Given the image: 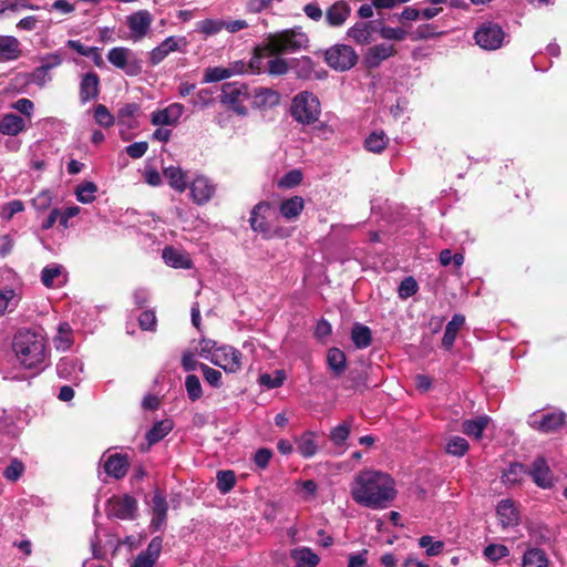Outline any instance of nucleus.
I'll return each mask as SVG.
<instances>
[{
	"label": "nucleus",
	"mask_w": 567,
	"mask_h": 567,
	"mask_svg": "<svg viewBox=\"0 0 567 567\" xmlns=\"http://www.w3.org/2000/svg\"><path fill=\"white\" fill-rule=\"evenodd\" d=\"M351 339L358 349L368 348L372 341L370 328L360 323H355L351 331Z\"/></svg>",
	"instance_id": "obj_38"
},
{
	"label": "nucleus",
	"mask_w": 567,
	"mask_h": 567,
	"mask_svg": "<svg viewBox=\"0 0 567 567\" xmlns=\"http://www.w3.org/2000/svg\"><path fill=\"white\" fill-rule=\"evenodd\" d=\"M17 361L28 370L40 372L49 364V348L44 336L37 330L19 329L12 340Z\"/></svg>",
	"instance_id": "obj_2"
},
{
	"label": "nucleus",
	"mask_w": 567,
	"mask_h": 567,
	"mask_svg": "<svg viewBox=\"0 0 567 567\" xmlns=\"http://www.w3.org/2000/svg\"><path fill=\"white\" fill-rule=\"evenodd\" d=\"M350 430L351 422L344 421L331 430L329 437L334 445H342L348 440Z\"/></svg>",
	"instance_id": "obj_48"
},
{
	"label": "nucleus",
	"mask_w": 567,
	"mask_h": 567,
	"mask_svg": "<svg viewBox=\"0 0 567 567\" xmlns=\"http://www.w3.org/2000/svg\"><path fill=\"white\" fill-rule=\"evenodd\" d=\"M97 186L93 182H84L75 189L76 199L82 204H91L95 200Z\"/></svg>",
	"instance_id": "obj_43"
},
{
	"label": "nucleus",
	"mask_w": 567,
	"mask_h": 567,
	"mask_svg": "<svg viewBox=\"0 0 567 567\" xmlns=\"http://www.w3.org/2000/svg\"><path fill=\"white\" fill-rule=\"evenodd\" d=\"M269 210L270 204L260 202L254 206L249 218L251 229L256 233H260L265 238L272 236L271 226L267 219Z\"/></svg>",
	"instance_id": "obj_15"
},
{
	"label": "nucleus",
	"mask_w": 567,
	"mask_h": 567,
	"mask_svg": "<svg viewBox=\"0 0 567 567\" xmlns=\"http://www.w3.org/2000/svg\"><path fill=\"white\" fill-rule=\"evenodd\" d=\"M216 480L217 489L221 494L229 493L236 484V476L233 471H219L217 473Z\"/></svg>",
	"instance_id": "obj_46"
},
{
	"label": "nucleus",
	"mask_w": 567,
	"mask_h": 567,
	"mask_svg": "<svg viewBox=\"0 0 567 567\" xmlns=\"http://www.w3.org/2000/svg\"><path fill=\"white\" fill-rule=\"evenodd\" d=\"M395 54V49L393 44L380 43L373 47H370L364 56L363 63L368 69L378 68L383 61L393 56Z\"/></svg>",
	"instance_id": "obj_18"
},
{
	"label": "nucleus",
	"mask_w": 567,
	"mask_h": 567,
	"mask_svg": "<svg viewBox=\"0 0 567 567\" xmlns=\"http://www.w3.org/2000/svg\"><path fill=\"white\" fill-rule=\"evenodd\" d=\"M252 107L259 110H268L280 103V94L270 87H255L250 91Z\"/></svg>",
	"instance_id": "obj_16"
},
{
	"label": "nucleus",
	"mask_w": 567,
	"mask_h": 567,
	"mask_svg": "<svg viewBox=\"0 0 567 567\" xmlns=\"http://www.w3.org/2000/svg\"><path fill=\"white\" fill-rule=\"evenodd\" d=\"M18 302V297L13 289H0V316L4 315L8 310H12Z\"/></svg>",
	"instance_id": "obj_47"
},
{
	"label": "nucleus",
	"mask_w": 567,
	"mask_h": 567,
	"mask_svg": "<svg viewBox=\"0 0 567 567\" xmlns=\"http://www.w3.org/2000/svg\"><path fill=\"white\" fill-rule=\"evenodd\" d=\"M173 430V422L168 419L156 422L146 433V440L150 445H154L163 440Z\"/></svg>",
	"instance_id": "obj_35"
},
{
	"label": "nucleus",
	"mask_w": 567,
	"mask_h": 567,
	"mask_svg": "<svg viewBox=\"0 0 567 567\" xmlns=\"http://www.w3.org/2000/svg\"><path fill=\"white\" fill-rule=\"evenodd\" d=\"M389 138L386 135L380 132H372L364 141V146L369 152L381 153L388 145Z\"/></svg>",
	"instance_id": "obj_39"
},
{
	"label": "nucleus",
	"mask_w": 567,
	"mask_h": 567,
	"mask_svg": "<svg viewBox=\"0 0 567 567\" xmlns=\"http://www.w3.org/2000/svg\"><path fill=\"white\" fill-rule=\"evenodd\" d=\"M126 23L131 31V39L137 42L148 34L153 16L147 10H138L126 18Z\"/></svg>",
	"instance_id": "obj_11"
},
{
	"label": "nucleus",
	"mask_w": 567,
	"mask_h": 567,
	"mask_svg": "<svg viewBox=\"0 0 567 567\" xmlns=\"http://www.w3.org/2000/svg\"><path fill=\"white\" fill-rule=\"evenodd\" d=\"M24 472V465L21 461L13 460L10 465L4 470V477L8 481L14 482L19 480V477Z\"/></svg>",
	"instance_id": "obj_61"
},
{
	"label": "nucleus",
	"mask_w": 567,
	"mask_h": 567,
	"mask_svg": "<svg viewBox=\"0 0 567 567\" xmlns=\"http://www.w3.org/2000/svg\"><path fill=\"white\" fill-rule=\"evenodd\" d=\"M94 120L99 125L105 128L113 126L115 122L114 116L111 114L109 109L103 104H99L95 106Z\"/></svg>",
	"instance_id": "obj_50"
},
{
	"label": "nucleus",
	"mask_w": 567,
	"mask_h": 567,
	"mask_svg": "<svg viewBox=\"0 0 567 567\" xmlns=\"http://www.w3.org/2000/svg\"><path fill=\"white\" fill-rule=\"evenodd\" d=\"M350 13L351 8L346 0L336 1L326 11V22L331 28H339L346 23Z\"/></svg>",
	"instance_id": "obj_20"
},
{
	"label": "nucleus",
	"mask_w": 567,
	"mask_h": 567,
	"mask_svg": "<svg viewBox=\"0 0 567 567\" xmlns=\"http://www.w3.org/2000/svg\"><path fill=\"white\" fill-rule=\"evenodd\" d=\"M327 363L334 378H339L346 370L347 357L338 348H331L327 353Z\"/></svg>",
	"instance_id": "obj_33"
},
{
	"label": "nucleus",
	"mask_w": 567,
	"mask_h": 567,
	"mask_svg": "<svg viewBox=\"0 0 567 567\" xmlns=\"http://www.w3.org/2000/svg\"><path fill=\"white\" fill-rule=\"evenodd\" d=\"M290 557L295 561V567H317L320 563V557L306 546L291 549Z\"/></svg>",
	"instance_id": "obj_25"
},
{
	"label": "nucleus",
	"mask_w": 567,
	"mask_h": 567,
	"mask_svg": "<svg viewBox=\"0 0 567 567\" xmlns=\"http://www.w3.org/2000/svg\"><path fill=\"white\" fill-rule=\"evenodd\" d=\"M548 558L540 548L527 549L522 558V567H547Z\"/></svg>",
	"instance_id": "obj_36"
},
{
	"label": "nucleus",
	"mask_w": 567,
	"mask_h": 567,
	"mask_svg": "<svg viewBox=\"0 0 567 567\" xmlns=\"http://www.w3.org/2000/svg\"><path fill=\"white\" fill-rule=\"evenodd\" d=\"M374 25L372 21L357 22L348 29V37L360 45L369 44L373 40Z\"/></svg>",
	"instance_id": "obj_24"
},
{
	"label": "nucleus",
	"mask_w": 567,
	"mask_h": 567,
	"mask_svg": "<svg viewBox=\"0 0 567 567\" xmlns=\"http://www.w3.org/2000/svg\"><path fill=\"white\" fill-rule=\"evenodd\" d=\"M506 38L502 27L495 22H484L475 31L476 44L484 50L499 49Z\"/></svg>",
	"instance_id": "obj_8"
},
{
	"label": "nucleus",
	"mask_w": 567,
	"mask_h": 567,
	"mask_svg": "<svg viewBox=\"0 0 567 567\" xmlns=\"http://www.w3.org/2000/svg\"><path fill=\"white\" fill-rule=\"evenodd\" d=\"M305 208V200L301 196H292L284 199L279 206L280 215L287 220H296Z\"/></svg>",
	"instance_id": "obj_29"
},
{
	"label": "nucleus",
	"mask_w": 567,
	"mask_h": 567,
	"mask_svg": "<svg viewBox=\"0 0 567 567\" xmlns=\"http://www.w3.org/2000/svg\"><path fill=\"white\" fill-rule=\"evenodd\" d=\"M353 501L372 509L385 508L396 496L393 478L379 471L358 473L351 485Z\"/></svg>",
	"instance_id": "obj_1"
},
{
	"label": "nucleus",
	"mask_w": 567,
	"mask_h": 567,
	"mask_svg": "<svg viewBox=\"0 0 567 567\" xmlns=\"http://www.w3.org/2000/svg\"><path fill=\"white\" fill-rule=\"evenodd\" d=\"M496 513L499 523L504 528L518 525V512L514 506L513 501L502 499L497 505Z\"/></svg>",
	"instance_id": "obj_27"
},
{
	"label": "nucleus",
	"mask_w": 567,
	"mask_h": 567,
	"mask_svg": "<svg viewBox=\"0 0 567 567\" xmlns=\"http://www.w3.org/2000/svg\"><path fill=\"white\" fill-rule=\"evenodd\" d=\"M162 544V537L156 536L150 542L147 548L144 551L140 553V555L151 559L155 564L161 555Z\"/></svg>",
	"instance_id": "obj_55"
},
{
	"label": "nucleus",
	"mask_w": 567,
	"mask_h": 567,
	"mask_svg": "<svg viewBox=\"0 0 567 567\" xmlns=\"http://www.w3.org/2000/svg\"><path fill=\"white\" fill-rule=\"evenodd\" d=\"M199 369L203 372L205 381L213 388H219L221 385V372L210 368L205 363L199 364Z\"/></svg>",
	"instance_id": "obj_53"
},
{
	"label": "nucleus",
	"mask_w": 567,
	"mask_h": 567,
	"mask_svg": "<svg viewBox=\"0 0 567 567\" xmlns=\"http://www.w3.org/2000/svg\"><path fill=\"white\" fill-rule=\"evenodd\" d=\"M147 150L148 143L143 141L130 144L128 146H126L125 152L130 157L137 159L143 157Z\"/></svg>",
	"instance_id": "obj_64"
},
{
	"label": "nucleus",
	"mask_w": 567,
	"mask_h": 567,
	"mask_svg": "<svg viewBox=\"0 0 567 567\" xmlns=\"http://www.w3.org/2000/svg\"><path fill=\"white\" fill-rule=\"evenodd\" d=\"M225 25L224 20L219 19H205L196 23V31L209 37L219 33Z\"/></svg>",
	"instance_id": "obj_40"
},
{
	"label": "nucleus",
	"mask_w": 567,
	"mask_h": 567,
	"mask_svg": "<svg viewBox=\"0 0 567 567\" xmlns=\"http://www.w3.org/2000/svg\"><path fill=\"white\" fill-rule=\"evenodd\" d=\"M419 545H420V547L426 549V554L429 556H436V555H439L443 550V547H444V543L443 542H441V540L434 542L433 537L427 536V535L426 536H422L419 539Z\"/></svg>",
	"instance_id": "obj_54"
},
{
	"label": "nucleus",
	"mask_w": 567,
	"mask_h": 567,
	"mask_svg": "<svg viewBox=\"0 0 567 567\" xmlns=\"http://www.w3.org/2000/svg\"><path fill=\"white\" fill-rule=\"evenodd\" d=\"M315 432H306L297 440V451L306 458L312 457L318 452Z\"/></svg>",
	"instance_id": "obj_34"
},
{
	"label": "nucleus",
	"mask_w": 567,
	"mask_h": 567,
	"mask_svg": "<svg viewBox=\"0 0 567 567\" xmlns=\"http://www.w3.org/2000/svg\"><path fill=\"white\" fill-rule=\"evenodd\" d=\"M565 422L566 414L561 411L544 414L539 419L536 413H534L528 420V424L532 429L543 433L556 432L565 424Z\"/></svg>",
	"instance_id": "obj_12"
},
{
	"label": "nucleus",
	"mask_w": 567,
	"mask_h": 567,
	"mask_svg": "<svg viewBox=\"0 0 567 567\" xmlns=\"http://www.w3.org/2000/svg\"><path fill=\"white\" fill-rule=\"evenodd\" d=\"M128 466L130 462L127 455L113 454L106 460L104 464V470L107 473V475L116 480H120L126 475Z\"/></svg>",
	"instance_id": "obj_26"
},
{
	"label": "nucleus",
	"mask_w": 567,
	"mask_h": 567,
	"mask_svg": "<svg viewBox=\"0 0 567 567\" xmlns=\"http://www.w3.org/2000/svg\"><path fill=\"white\" fill-rule=\"evenodd\" d=\"M185 388H186L189 400L196 401L202 398V395H203L202 384H200L198 377H196L195 374H189L186 377Z\"/></svg>",
	"instance_id": "obj_51"
},
{
	"label": "nucleus",
	"mask_w": 567,
	"mask_h": 567,
	"mask_svg": "<svg viewBox=\"0 0 567 567\" xmlns=\"http://www.w3.org/2000/svg\"><path fill=\"white\" fill-rule=\"evenodd\" d=\"M243 353L231 346H220L209 357V361L227 373H236L243 367Z\"/></svg>",
	"instance_id": "obj_9"
},
{
	"label": "nucleus",
	"mask_w": 567,
	"mask_h": 567,
	"mask_svg": "<svg viewBox=\"0 0 567 567\" xmlns=\"http://www.w3.org/2000/svg\"><path fill=\"white\" fill-rule=\"evenodd\" d=\"M189 197L198 206L207 204L216 193V184L203 174H197L188 184Z\"/></svg>",
	"instance_id": "obj_10"
},
{
	"label": "nucleus",
	"mask_w": 567,
	"mask_h": 567,
	"mask_svg": "<svg viewBox=\"0 0 567 567\" xmlns=\"http://www.w3.org/2000/svg\"><path fill=\"white\" fill-rule=\"evenodd\" d=\"M289 113L297 123L312 125L319 121L321 104L316 94L310 91H301L292 97Z\"/></svg>",
	"instance_id": "obj_3"
},
{
	"label": "nucleus",
	"mask_w": 567,
	"mask_h": 567,
	"mask_svg": "<svg viewBox=\"0 0 567 567\" xmlns=\"http://www.w3.org/2000/svg\"><path fill=\"white\" fill-rule=\"evenodd\" d=\"M250 99L249 86L241 82H227L221 85L219 102L239 116H246L248 109L244 105Z\"/></svg>",
	"instance_id": "obj_5"
},
{
	"label": "nucleus",
	"mask_w": 567,
	"mask_h": 567,
	"mask_svg": "<svg viewBox=\"0 0 567 567\" xmlns=\"http://www.w3.org/2000/svg\"><path fill=\"white\" fill-rule=\"evenodd\" d=\"M162 257L165 264L171 267L183 269H189L192 267L190 259L184 252L173 247H165Z\"/></svg>",
	"instance_id": "obj_32"
},
{
	"label": "nucleus",
	"mask_w": 567,
	"mask_h": 567,
	"mask_svg": "<svg viewBox=\"0 0 567 567\" xmlns=\"http://www.w3.org/2000/svg\"><path fill=\"white\" fill-rule=\"evenodd\" d=\"M525 475H527V467L520 463H512L503 473L502 478L505 483L517 484L523 481Z\"/></svg>",
	"instance_id": "obj_42"
},
{
	"label": "nucleus",
	"mask_w": 567,
	"mask_h": 567,
	"mask_svg": "<svg viewBox=\"0 0 567 567\" xmlns=\"http://www.w3.org/2000/svg\"><path fill=\"white\" fill-rule=\"evenodd\" d=\"M308 42L307 35L295 29L284 30L281 32L269 34L264 50L269 55H279L296 52L306 47Z\"/></svg>",
	"instance_id": "obj_4"
},
{
	"label": "nucleus",
	"mask_w": 567,
	"mask_h": 567,
	"mask_svg": "<svg viewBox=\"0 0 567 567\" xmlns=\"http://www.w3.org/2000/svg\"><path fill=\"white\" fill-rule=\"evenodd\" d=\"M534 483L542 488H550L553 486V474L544 457H537L533 461L529 468H527Z\"/></svg>",
	"instance_id": "obj_17"
},
{
	"label": "nucleus",
	"mask_w": 567,
	"mask_h": 567,
	"mask_svg": "<svg viewBox=\"0 0 567 567\" xmlns=\"http://www.w3.org/2000/svg\"><path fill=\"white\" fill-rule=\"evenodd\" d=\"M137 511V502L131 495L113 497L107 504V514L120 519H133Z\"/></svg>",
	"instance_id": "obj_13"
},
{
	"label": "nucleus",
	"mask_w": 567,
	"mask_h": 567,
	"mask_svg": "<svg viewBox=\"0 0 567 567\" xmlns=\"http://www.w3.org/2000/svg\"><path fill=\"white\" fill-rule=\"evenodd\" d=\"M163 176L168 185L178 193H184L188 187L187 173L179 166H168L163 169Z\"/></svg>",
	"instance_id": "obj_23"
},
{
	"label": "nucleus",
	"mask_w": 567,
	"mask_h": 567,
	"mask_svg": "<svg viewBox=\"0 0 567 567\" xmlns=\"http://www.w3.org/2000/svg\"><path fill=\"white\" fill-rule=\"evenodd\" d=\"M25 128L24 120L13 113L4 114L0 118V132L4 135H18Z\"/></svg>",
	"instance_id": "obj_31"
},
{
	"label": "nucleus",
	"mask_w": 567,
	"mask_h": 567,
	"mask_svg": "<svg viewBox=\"0 0 567 567\" xmlns=\"http://www.w3.org/2000/svg\"><path fill=\"white\" fill-rule=\"evenodd\" d=\"M470 449L468 442L462 436H452L446 443V453L453 456H463Z\"/></svg>",
	"instance_id": "obj_44"
},
{
	"label": "nucleus",
	"mask_w": 567,
	"mask_h": 567,
	"mask_svg": "<svg viewBox=\"0 0 567 567\" xmlns=\"http://www.w3.org/2000/svg\"><path fill=\"white\" fill-rule=\"evenodd\" d=\"M465 322V317L463 315L456 313L452 317L451 321L445 326L444 336L442 339V346L444 349L450 350L456 336Z\"/></svg>",
	"instance_id": "obj_30"
},
{
	"label": "nucleus",
	"mask_w": 567,
	"mask_h": 567,
	"mask_svg": "<svg viewBox=\"0 0 567 567\" xmlns=\"http://www.w3.org/2000/svg\"><path fill=\"white\" fill-rule=\"evenodd\" d=\"M184 106L179 103H172L164 110L152 113V124L154 125H173L176 124L183 115Z\"/></svg>",
	"instance_id": "obj_22"
},
{
	"label": "nucleus",
	"mask_w": 567,
	"mask_h": 567,
	"mask_svg": "<svg viewBox=\"0 0 567 567\" xmlns=\"http://www.w3.org/2000/svg\"><path fill=\"white\" fill-rule=\"evenodd\" d=\"M51 80L50 71L41 65L35 68L30 74V82L39 86H44Z\"/></svg>",
	"instance_id": "obj_60"
},
{
	"label": "nucleus",
	"mask_w": 567,
	"mask_h": 567,
	"mask_svg": "<svg viewBox=\"0 0 567 567\" xmlns=\"http://www.w3.org/2000/svg\"><path fill=\"white\" fill-rule=\"evenodd\" d=\"M380 35L384 40L403 41L406 38L408 32L401 28L383 25L380 29Z\"/></svg>",
	"instance_id": "obj_57"
},
{
	"label": "nucleus",
	"mask_w": 567,
	"mask_h": 567,
	"mask_svg": "<svg viewBox=\"0 0 567 567\" xmlns=\"http://www.w3.org/2000/svg\"><path fill=\"white\" fill-rule=\"evenodd\" d=\"M302 181V173L299 169H292L285 174L279 181V186L284 188H292Z\"/></svg>",
	"instance_id": "obj_58"
},
{
	"label": "nucleus",
	"mask_w": 567,
	"mask_h": 567,
	"mask_svg": "<svg viewBox=\"0 0 567 567\" xmlns=\"http://www.w3.org/2000/svg\"><path fill=\"white\" fill-rule=\"evenodd\" d=\"M79 368L82 371V367L79 365V361L75 358H62L56 364V371L60 378L69 379Z\"/></svg>",
	"instance_id": "obj_45"
},
{
	"label": "nucleus",
	"mask_w": 567,
	"mask_h": 567,
	"mask_svg": "<svg viewBox=\"0 0 567 567\" xmlns=\"http://www.w3.org/2000/svg\"><path fill=\"white\" fill-rule=\"evenodd\" d=\"M285 380V373L284 371H276L275 377L270 374H261L259 382L261 385L267 386L268 389H275L280 386L284 383Z\"/></svg>",
	"instance_id": "obj_59"
},
{
	"label": "nucleus",
	"mask_w": 567,
	"mask_h": 567,
	"mask_svg": "<svg viewBox=\"0 0 567 567\" xmlns=\"http://www.w3.org/2000/svg\"><path fill=\"white\" fill-rule=\"evenodd\" d=\"M324 61L331 69L344 72L357 64L358 54L350 45L334 44L326 51Z\"/></svg>",
	"instance_id": "obj_6"
},
{
	"label": "nucleus",
	"mask_w": 567,
	"mask_h": 567,
	"mask_svg": "<svg viewBox=\"0 0 567 567\" xmlns=\"http://www.w3.org/2000/svg\"><path fill=\"white\" fill-rule=\"evenodd\" d=\"M483 554L486 559L497 561L507 557L509 555V549L507 546L502 544H489L484 548Z\"/></svg>",
	"instance_id": "obj_49"
},
{
	"label": "nucleus",
	"mask_w": 567,
	"mask_h": 567,
	"mask_svg": "<svg viewBox=\"0 0 567 567\" xmlns=\"http://www.w3.org/2000/svg\"><path fill=\"white\" fill-rule=\"evenodd\" d=\"M151 507H152V513H153L151 526L155 530H158L165 524L166 518H167V511H168V505H167L166 498L159 489H156L154 492V495L152 497Z\"/></svg>",
	"instance_id": "obj_21"
},
{
	"label": "nucleus",
	"mask_w": 567,
	"mask_h": 567,
	"mask_svg": "<svg viewBox=\"0 0 567 567\" xmlns=\"http://www.w3.org/2000/svg\"><path fill=\"white\" fill-rule=\"evenodd\" d=\"M107 60L113 66L121 69L130 76H136L142 72V62L128 48H112L107 53Z\"/></svg>",
	"instance_id": "obj_7"
},
{
	"label": "nucleus",
	"mask_w": 567,
	"mask_h": 567,
	"mask_svg": "<svg viewBox=\"0 0 567 567\" xmlns=\"http://www.w3.org/2000/svg\"><path fill=\"white\" fill-rule=\"evenodd\" d=\"M21 55L20 41L12 35H0V60L14 61Z\"/></svg>",
	"instance_id": "obj_28"
},
{
	"label": "nucleus",
	"mask_w": 567,
	"mask_h": 567,
	"mask_svg": "<svg viewBox=\"0 0 567 567\" xmlns=\"http://www.w3.org/2000/svg\"><path fill=\"white\" fill-rule=\"evenodd\" d=\"M230 78V73L227 68L215 66L207 68L204 73L203 82L204 83H214L219 82L221 80Z\"/></svg>",
	"instance_id": "obj_52"
},
{
	"label": "nucleus",
	"mask_w": 567,
	"mask_h": 567,
	"mask_svg": "<svg viewBox=\"0 0 567 567\" xmlns=\"http://www.w3.org/2000/svg\"><path fill=\"white\" fill-rule=\"evenodd\" d=\"M71 327L68 322H61L58 329V336L54 338V344L58 350L65 351L72 346Z\"/></svg>",
	"instance_id": "obj_41"
},
{
	"label": "nucleus",
	"mask_w": 567,
	"mask_h": 567,
	"mask_svg": "<svg viewBox=\"0 0 567 567\" xmlns=\"http://www.w3.org/2000/svg\"><path fill=\"white\" fill-rule=\"evenodd\" d=\"M419 286L413 277L404 278L399 286V296L402 299L412 297L417 292Z\"/></svg>",
	"instance_id": "obj_56"
},
{
	"label": "nucleus",
	"mask_w": 567,
	"mask_h": 567,
	"mask_svg": "<svg viewBox=\"0 0 567 567\" xmlns=\"http://www.w3.org/2000/svg\"><path fill=\"white\" fill-rule=\"evenodd\" d=\"M441 32L436 31L433 24L419 25L412 35V40H423L440 35Z\"/></svg>",
	"instance_id": "obj_63"
},
{
	"label": "nucleus",
	"mask_w": 567,
	"mask_h": 567,
	"mask_svg": "<svg viewBox=\"0 0 567 567\" xmlns=\"http://www.w3.org/2000/svg\"><path fill=\"white\" fill-rule=\"evenodd\" d=\"M187 45L184 37L171 35L162 41L156 48L150 52V63L152 65L159 64L169 53L181 51Z\"/></svg>",
	"instance_id": "obj_14"
},
{
	"label": "nucleus",
	"mask_w": 567,
	"mask_h": 567,
	"mask_svg": "<svg viewBox=\"0 0 567 567\" xmlns=\"http://www.w3.org/2000/svg\"><path fill=\"white\" fill-rule=\"evenodd\" d=\"M272 455L274 454L270 449L261 447L256 451L254 455V462L258 468L265 470L268 467Z\"/></svg>",
	"instance_id": "obj_62"
},
{
	"label": "nucleus",
	"mask_w": 567,
	"mask_h": 567,
	"mask_svg": "<svg viewBox=\"0 0 567 567\" xmlns=\"http://www.w3.org/2000/svg\"><path fill=\"white\" fill-rule=\"evenodd\" d=\"M100 93V76L91 71L81 75L79 95L82 104L95 100Z\"/></svg>",
	"instance_id": "obj_19"
},
{
	"label": "nucleus",
	"mask_w": 567,
	"mask_h": 567,
	"mask_svg": "<svg viewBox=\"0 0 567 567\" xmlns=\"http://www.w3.org/2000/svg\"><path fill=\"white\" fill-rule=\"evenodd\" d=\"M488 422L489 417L487 415H481L474 420H466L462 424V431L468 436L481 439Z\"/></svg>",
	"instance_id": "obj_37"
}]
</instances>
